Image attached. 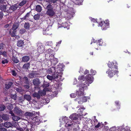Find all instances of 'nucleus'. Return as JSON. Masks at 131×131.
Wrapping results in <instances>:
<instances>
[{
    "label": "nucleus",
    "mask_w": 131,
    "mask_h": 131,
    "mask_svg": "<svg viewBox=\"0 0 131 131\" xmlns=\"http://www.w3.org/2000/svg\"><path fill=\"white\" fill-rule=\"evenodd\" d=\"M47 10L46 14L50 18L53 17L55 15V12L53 6L50 4H49L46 6Z\"/></svg>",
    "instance_id": "1"
},
{
    "label": "nucleus",
    "mask_w": 131,
    "mask_h": 131,
    "mask_svg": "<svg viewBox=\"0 0 131 131\" xmlns=\"http://www.w3.org/2000/svg\"><path fill=\"white\" fill-rule=\"evenodd\" d=\"M47 71L49 73L53 75L54 78H57L58 77L60 73L58 71L56 72L55 67H51L48 69Z\"/></svg>",
    "instance_id": "2"
},
{
    "label": "nucleus",
    "mask_w": 131,
    "mask_h": 131,
    "mask_svg": "<svg viewBox=\"0 0 131 131\" xmlns=\"http://www.w3.org/2000/svg\"><path fill=\"white\" fill-rule=\"evenodd\" d=\"M109 21L108 20L101 21L98 24V26L101 27L102 30H105L109 27Z\"/></svg>",
    "instance_id": "3"
},
{
    "label": "nucleus",
    "mask_w": 131,
    "mask_h": 131,
    "mask_svg": "<svg viewBox=\"0 0 131 131\" xmlns=\"http://www.w3.org/2000/svg\"><path fill=\"white\" fill-rule=\"evenodd\" d=\"M118 73V71H117L110 69H108L106 72V73L108 74V77L110 78L113 77L115 75V74H117Z\"/></svg>",
    "instance_id": "4"
},
{
    "label": "nucleus",
    "mask_w": 131,
    "mask_h": 131,
    "mask_svg": "<svg viewBox=\"0 0 131 131\" xmlns=\"http://www.w3.org/2000/svg\"><path fill=\"white\" fill-rule=\"evenodd\" d=\"M14 112L16 114L19 116H22L24 113V111H22L17 106L15 107L14 109Z\"/></svg>",
    "instance_id": "5"
},
{
    "label": "nucleus",
    "mask_w": 131,
    "mask_h": 131,
    "mask_svg": "<svg viewBox=\"0 0 131 131\" xmlns=\"http://www.w3.org/2000/svg\"><path fill=\"white\" fill-rule=\"evenodd\" d=\"M64 123H65V126L67 127L69 126L72 127L73 123L72 121H71L67 117H65L64 118Z\"/></svg>",
    "instance_id": "6"
},
{
    "label": "nucleus",
    "mask_w": 131,
    "mask_h": 131,
    "mask_svg": "<svg viewBox=\"0 0 131 131\" xmlns=\"http://www.w3.org/2000/svg\"><path fill=\"white\" fill-rule=\"evenodd\" d=\"M85 78L88 84H90L93 82V78L90 74H89L86 75Z\"/></svg>",
    "instance_id": "7"
},
{
    "label": "nucleus",
    "mask_w": 131,
    "mask_h": 131,
    "mask_svg": "<svg viewBox=\"0 0 131 131\" xmlns=\"http://www.w3.org/2000/svg\"><path fill=\"white\" fill-rule=\"evenodd\" d=\"M108 66L109 68L111 69H113V70H116L118 68L116 64L114 63L113 62H109L108 64Z\"/></svg>",
    "instance_id": "8"
},
{
    "label": "nucleus",
    "mask_w": 131,
    "mask_h": 131,
    "mask_svg": "<svg viewBox=\"0 0 131 131\" xmlns=\"http://www.w3.org/2000/svg\"><path fill=\"white\" fill-rule=\"evenodd\" d=\"M84 87H81L78 91H77L76 93V95L77 96H80L83 95L84 94Z\"/></svg>",
    "instance_id": "9"
},
{
    "label": "nucleus",
    "mask_w": 131,
    "mask_h": 131,
    "mask_svg": "<svg viewBox=\"0 0 131 131\" xmlns=\"http://www.w3.org/2000/svg\"><path fill=\"white\" fill-rule=\"evenodd\" d=\"M39 73L36 71H33L31 73H29L28 74V77L30 78H35L37 77L39 74Z\"/></svg>",
    "instance_id": "10"
},
{
    "label": "nucleus",
    "mask_w": 131,
    "mask_h": 131,
    "mask_svg": "<svg viewBox=\"0 0 131 131\" xmlns=\"http://www.w3.org/2000/svg\"><path fill=\"white\" fill-rule=\"evenodd\" d=\"M32 83L34 85L36 86H38L40 85L41 82L39 79L36 78L32 80Z\"/></svg>",
    "instance_id": "11"
},
{
    "label": "nucleus",
    "mask_w": 131,
    "mask_h": 131,
    "mask_svg": "<svg viewBox=\"0 0 131 131\" xmlns=\"http://www.w3.org/2000/svg\"><path fill=\"white\" fill-rule=\"evenodd\" d=\"M37 113L34 111L32 112H26L25 113L24 115L25 116H28L29 117H34L36 114Z\"/></svg>",
    "instance_id": "12"
},
{
    "label": "nucleus",
    "mask_w": 131,
    "mask_h": 131,
    "mask_svg": "<svg viewBox=\"0 0 131 131\" xmlns=\"http://www.w3.org/2000/svg\"><path fill=\"white\" fill-rule=\"evenodd\" d=\"M30 59V57L29 56H26L23 57L22 58V61L23 62H27Z\"/></svg>",
    "instance_id": "13"
},
{
    "label": "nucleus",
    "mask_w": 131,
    "mask_h": 131,
    "mask_svg": "<svg viewBox=\"0 0 131 131\" xmlns=\"http://www.w3.org/2000/svg\"><path fill=\"white\" fill-rule=\"evenodd\" d=\"M23 96L24 100H26L28 101H30L31 100V97L29 95L25 94Z\"/></svg>",
    "instance_id": "14"
},
{
    "label": "nucleus",
    "mask_w": 131,
    "mask_h": 131,
    "mask_svg": "<svg viewBox=\"0 0 131 131\" xmlns=\"http://www.w3.org/2000/svg\"><path fill=\"white\" fill-rule=\"evenodd\" d=\"M32 119L34 121V122L36 125H38L40 123V120L38 117H35L33 118Z\"/></svg>",
    "instance_id": "15"
},
{
    "label": "nucleus",
    "mask_w": 131,
    "mask_h": 131,
    "mask_svg": "<svg viewBox=\"0 0 131 131\" xmlns=\"http://www.w3.org/2000/svg\"><path fill=\"white\" fill-rule=\"evenodd\" d=\"M30 63L29 62L26 63H25L23 66V68L26 70H28L30 68Z\"/></svg>",
    "instance_id": "16"
},
{
    "label": "nucleus",
    "mask_w": 131,
    "mask_h": 131,
    "mask_svg": "<svg viewBox=\"0 0 131 131\" xmlns=\"http://www.w3.org/2000/svg\"><path fill=\"white\" fill-rule=\"evenodd\" d=\"M18 7V6L17 5L11 6L9 8L10 10H12L13 11L16 10Z\"/></svg>",
    "instance_id": "17"
},
{
    "label": "nucleus",
    "mask_w": 131,
    "mask_h": 131,
    "mask_svg": "<svg viewBox=\"0 0 131 131\" xmlns=\"http://www.w3.org/2000/svg\"><path fill=\"white\" fill-rule=\"evenodd\" d=\"M24 44L23 41L22 40H18L17 43V45L19 47L23 46Z\"/></svg>",
    "instance_id": "18"
},
{
    "label": "nucleus",
    "mask_w": 131,
    "mask_h": 131,
    "mask_svg": "<svg viewBox=\"0 0 131 131\" xmlns=\"http://www.w3.org/2000/svg\"><path fill=\"white\" fill-rule=\"evenodd\" d=\"M62 27L64 28H66L67 29H69L70 27L68 23L66 22L62 23Z\"/></svg>",
    "instance_id": "19"
},
{
    "label": "nucleus",
    "mask_w": 131,
    "mask_h": 131,
    "mask_svg": "<svg viewBox=\"0 0 131 131\" xmlns=\"http://www.w3.org/2000/svg\"><path fill=\"white\" fill-rule=\"evenodd\" d=\"M63 66L61 64H59L57 68V71L61 72L63 71Z\"/></svg>",
    "instance_id": "20"
},
{
    "label": "nucleus",
    "mask_w": 131,
    "mask_h": 131,
    "mask_svg": "<svg viewBox=\"0 0 131 131\" xmlns=\"http://www.w3.org/2000/svg\"><path fill=\"white\" fill-rule=\"evenodd\" d=\"M76 114H73L70 115L69 117V118L72 120L75 119H78V117L75 115Z\"/></svg>",
    "instance_id": "21"
},
{
    "label": "nucleus",
    "mask_w": 131,
    "mask_h": 131,
    "mask_svg": "<svg viewBox=\"0 0 131 131\" xmlns=\"http://www.w3.org/2000/svg\"><path fill=\"white\" fill-rule=\"evenodd\" d=\"M11 31L12 30H11L9 32V33L11 36L12 37H15L16 36V33L17 31L14 30H13L12 32Z\"/></svg>",
    "instance_id": "22"
},
{
    "label": "nucleus",
    "mask_w": 131,
    "mask_h": 131,
    "mask_svg": "<svg viewBox=\"0 0 131 131\" xmlns=\"http://www.w3.org/2000/svg\"><path fill=\"white\" fill-rule=\"evenodd\" d=\"M32 96L34 97L37 98L38 99H39L40 97L38 92V93L35 92L34 93L32 94Z\"/></svg>",
    "instance_id": "23"
},
{
    "label": "nucleus",
    "mask_w": 131,
    "mask_h": 131,
    "mask_svg": "<svg viewBox=\"0 0 131 131\" xmlns=\"http://www.w3.org/2000/svg\"><path fill=\"white\" fill-rule=\"evenodd\" d=\"M58 62V59L56 58H54L51 60V62L53 65H56Z\"/></svg>",
    "instance_id": "24"
},
{
    "label": "nucleus",
    "mask_w": 131,
    "mask_h": 131,
    "mask_svg": "<svg viewBox=\"0 0 131 131\" xmlns=\"http://www.w3.org/2000/svg\"><path fill=\"white\" fill-rule=\"evenodd\" d=\"M13 83L12 82H8V84H6L5 85V88L6 89H8L10 88L11 86L12 85Z\"/></svg>",
    "instance_id": "25"
},
{
    "label": "nucleus",
    "mask_w": 131,
    "mask_h": 131,
    "mask_svg": "<svg viewBox=\"0 0 131 131\" xmlns=\"http://www.w3.org/2000/svg\"><path fill=\"white\" fill-rule=\"evenodd\" d=\"M75 100L77 101L79 104H81L83 103L81 97H78L75 99Z\"/></svg>",
    "instance_id": "26"
},
{
    "label": "nucleus",
    "mask_w": 131,
    "mask_h": 131,
    "mask_svg": "<svg viewBox=\"0 0 131 131\" xmlns=\"http://www.w3.org/2000/svg\"><path fill=\"white\" fill-rule=\"evenodd\" d=\"M36 10L37 12H40L42 10V7L40 5H37L36 7Z\"/></svg>",
    "instance_id": "27"
},
{
    "label": "nucleus",
    "mask_w": 131,
    "mask_h": 131,
    "mask_svg": "<svg viewBox=\"0 0 131 131\" xmlns=\"http://www.w3.org/2000/svg\"><path fill=\"white\" fill-rule=\"evenodd\" d=\"M12 60L14 63H17L19 62V61L17 59V58L14 56L12 57Z\"/></svg>",
    "instance_id": "28"
},
{
    "label": "nucleus",
    "mask_w": 131,
    "mask_h": 131,
    "mask_svg": "<svg viewBox=\"0 0 131 131\" xmlns=\"http://www.w3.org/2000/svg\"><path fill=\"white\" fill-rule=\"evenodd\" d=\"M96 42V44L97 45V46L98 45L99 46H102L103 45V40L101 39L98 40L97 42Z\"/></svg>",
    "instance_id": "29"
},
{
    "label": "nucleus",
    "mask_w": 131,
    "mask_h": 131,
    "mask_svg": "<svg viewBox=\"0 0 131 131\" xmlns=\"http://www.w3.org/2000/svg\"><path fill=\"white\" fill-rule=\"evenodd\" d=\"M30 24L28 22L25 23L24 25V27L26 29H28L30 28Z\"/></svg>",
    "instance_id": "30"
},
{
    "label": "nucleus",
    "mask_w": 131,
    "mask_h": 131,
    "mask_svg": "<svg viewBox=\"0 0 131 131\" xmlns=\"http://www.w3.org/2000/svg\"><path fill=\"white\" fill-rule=\"evenodd\" d=\"M0 9L2 11L5 12L6 9V6L4 5H1L0 6Z\"/></svg>",
    "instance_id": "31"
},
{
    "label": "nucleus",
    "mask_w": 131,
    "mask_h": 131,
    "mask_svg": "<svg viewBox=\"0 0 131 131\" xmlns=\"http://www.w3.org/2000/svg\"><path fill=\"white\" fill-rule=\"evenodd\" d=\"M38 93L39 94L40 96H43L45 95L46 94V92L43 91L39 90L38 91Z\"/></svg>",
    "instance_id": "32"
},
{
    "label": "nucleus",
    "mask_w": 131,
    "mask_h": 131,
    "mask_svg": "<svg viewBox=\"0 0 131 131\" xmlns=\"http://www.w3.org/2000/svg\"><path fill=\"white\" fill-rule=\"evenodd\" d=\"M2 117L4 120H7L8 119V117L6 114H3L2 115Z\"/></svg>",
    "instance_id": "33"
},
{
    "label": "nucleus",
    "mask_w": 131,
    "mask_h": 131,
    "mask_svg": "<svg viewBox=\"0 0 131 131\" xmlns=\"http://www.w3.org/2000/svg\"><path fill=\"white\" fill-rule=\"evenodd\" d=\"M11 123L9 122H6L4 123V126L6 128H9L10 126Z\"/></svg>",
    "instance_id": "34"
},
{
    "label": "nucleus",
    "mask_w": 131,
    "mask_h": 131,
    "mask_svg": "<svg viewBox=\"0 0 131 131\" xmlns=\"http://www.w3.org/2000/svg\"><path fill=\"white\" fill-rule=\"evenodd\" d=\"M40 15L39 14H37L34 15V18L35 20H38L40 18Z\"/></svg>",
    "instance_id": "35"
},
{
    "label": "nucleus",
    "mask_w": 131,
    "mask_h": 131,
    "mask_svg": "<svg viewBox=\"0 0 131 131\" xmlns=\"http://www.w3.org/2000/svg\"><path fill=\"white\" fill-rule=\"evenodd\" d=\"M85 79L84 76V75L80 76L78 78V79L80 81H84Z\"/></svg>",
    "instance_id": "36"
},
{
    "label": "nucleus",
    "mask_w": 131,
    "mask_h": 131,
    "mask_svg": "<svg viewBox=\"0 0 131 131\" xmlns=\"http://www.w3.org/2000/svg\"><path fill=\"white\" fill-rule=\"evenodd\" d=\"M47 78L50 80H52L53 79H54L56 78H54L53 75H52V76H50L49 75H48L47 77Z\"/></svg>",
    "instance_id": "37"
},
{
    "label": "nucleus",
    "mask_w": 131,
    "mask_h": 131,
    "mask_svg": "<svg viewBox=\"0 0 131 131\" xmlns=\"http://www.w3.org/2000/svg\"><path fill=\"white\" fill-rule=\"evenodd\" d=\"M5 106L3 104L0 105V111H4L5 109Z\"/></svg>",
    "instance_id": "38"
},
{
    "label": "nucleus",
    "mask_w": 131,
    "mask_h": 131,
    "mask_svg": "<svg viewBox=\"0 0 131 131\" xmlns=\"http://www.w3.org/2000/svg\"><path fill=\"white\" fill-rule=\"evenodd\" d=\"M23 79L25 81L24 83L27 84H29V82L27 78L26 77H24Z\"/></svg>",
    "instance_id": "39"
},
{
    "label": "nucleus",
    "mask_w": 131,
    "mask_h": 131,
    "mask_svg": "<svg viewBox=\"0 0 131 131\" xmlns=\"http://www.w3.org/2000/svg\"><path fill=\"white\" fill-rule=\"evenodd\" d=\"M18 27V26L16 24H14L13 26V27L12 28V29L14 31H16V30L17 28Z\"/></svg>",
    "instance_id": "40"
},
{
    "label": "nucleus",
    "mask_w": 131,
    "mask_h": 131,
    "mask_svg": "<svg viewBox=\"0 0 131 131\" xmlns=\"http://www.w3.org/2000/svg\"><path fill=\"white\" fill-rule=\"evenodd\" d=\"M52 41H49L47 42L46 43V45L49 46H52Z\"/></svg>",
    "instance_id": "41"
},
{
    "label": "nucleus",
    "mask_w": 131,
    "mask_h": 131,
    "mask_svg": "<svg viewBox=\"0 0 131 131\" xmlns=\"http://www.w3.org/2000/svg\"><path fill=\"white\" fill-rule=\"evenodd\" d=\"M57 0H49V3L50 4V3H53L54 5H56L57 2Z\"/></svg>",
    "instance_id": "42"
},
{
    "label": "nucleus",
    "mask_w": 131,
    "mask_h": 131,
    "mask_svg": "<svg viewBox=\"0 0 131 131\" xmlns=\"http://www.w3.org/2000/svg\"><path fill=\"white\" fill-rule=\"evenodd\" d=\"M30 14L29 12L28 13L26 14L23 17L21 18V19H23L24 20H25L26 19L27 17H28L29 16Z\"/></svg>",
    "instance_id": "43"
},
{
    "label": "nucleus",
    "mask_w": 131,
    "mask_h": 131,
    "mask_svg": "<svg viewBox=\"0 0 131 131\" xmlns=\"http://www.w3.org/2000/svg\"><path fill=\"white\" fill-rule=\"evenodd\" d=\"M13 105L12 104H10L7 106V108L9 110H11L13 108Z\"/></svg>",
    "instance_id": "44"
},
{
    "label": "nucleus",
    "mask_w": 131,
    "mask_h": 131,
    "mask_svg": "<svg viewBox=\"0 0 131 131\" xmlns=\"http://www.w3.org/2000/svg\"><path fill=\"white\" fill-rule=\"evenodd\" d=\"M26 31V30L23 28L20 30H19V33L21 34H23Z\"/></svg>",
    "instance_id": "45"
},
{
    "label": "nucleus",
    "mask_w": 131,
    "mask_h": 131,
    "mask_svg": "<svg viewBox=\"0 0 131 131\" xmlns=\"http://www.w3.org/2000/svg\"><path fill=\"white\" fill-rule=\"evenodd\" d=\"M26 1L25 0L23 1L19 4V5L20 6H22L26 4Z\"/></svg>",
    "instance_id": "46"
},
{
    "label": "nucleus",
    "mask_w": 131,
    "mask_h": 131,
    "mask_svg": "<svg viewBox=\"0 0 131 131\" xmlns=\"http://www.w3.org/2000/svg\"><path fill=\"white\" fill-rule=\"evenodd\" d=\"M82 99V102H85L87 101V97L85 96H83L81 97Z\"/></svg>",
    "instance_id": "47"
},
{
    "label": "nucleus",
    "mask_w": 131,
    "mask_h": 131,
    "mask_svg": "<svg viewBox=\"0 0 131 131\" xmlns=\"http://www.w3.org/2000/svg\"><path fill=\"white\" fill-rule=\"evenodd\" d=\"M8 62V61L7 59H4L2 61V63L3 64H5L7 63Z\"/></svg>",
    "instance_id": "48"
},
{
    "label": "nucleus",
    "mask_w": 131,
    "mask_h": 131,
    "mask_svg": "<svg viewBox=\"0 0 131 131\" xmlns=\"http://www.w3.org/2000/svg\"><path fill=\"white\" fill-rule=\"evenodd\" d=\"M74 2L77 5H80L81 4V2L80 0H76L75 2L74 1Z\"/></svg>",
    "instance_id": "49"
},
{
    "label": "nucleus",
    "mask_w": 131,
    "mask_h": 131,
    "mask_svg": "<svg viewBox=\"0 0 131 131\" xmlns=\"http://www.w3.org/2000/svg\"><path fill=\"white\" fill-rule=\"evenodd\" d=\"M19 117L16 116H14L13 117V119L14 121H18L19 119Z\"/></svg>",
    "instance_id": "50"
},
{
    "label": "nucleus",
    "mask_w": 131,
    "mask_h": 131,
    "mask_svg": "<svg viewBox=\"0 0 131 131\" xmlns=\"http://www.w3.org/2000/svg\"><path fill=\"white\" fill-rule=\"evenodd\" d=\"M11 96L12 99H14V100H16V98L17 97V95L16 94L14 95L11 94Z\"/></svg>",
    "instance_id": "51"
},
{
    "label": "nucleus",
    "mask_w": 131,
    "mask_h": 131,
    "mask_svg": "<svg viewBox=\"0 0 131 131\" xmlns=\"http://www.w3.org/2000/svg\"><path fill=\"white\" fill-rule=\"evenodd\" d=\"M90 72L93 75H94L95 74L96 72V71L94 70H93L92 69H91L90 70Z\"/></svg>",
    "instance_id": "52"
},
{
    "label": "nucleus",
    "mask_w": 131,
    "mask_h": 131,
    "mask_svg": "<svg viewBox=\"0 0 131 131\" xmlns=\"http://www.w3.org/2000/svg\"><path fill=\"white\" fill-rule=\"evenodd\" d=\"M49 86V84L47 83H45L43 84V88H46L48 87Z\"/></svg>",
    "instance_id": "53"
},
{
    "label": "nucleus",
    "mask_w": 131,
    "mask_h": 131,
    "mask_svg": "<svg viewBox=\"0 0 131 131\" xmlns=\"http://www.w3.org/2000/svg\"><path fill=\"white\" fill-rule=\"evenodd\" d=\"M53 51L52 50L50 49H48L47 50V53H48V54H50Z\"/></svg>",
    "instance_id": "54"
},
{
    "label": "nucleus",
    "mask_w": 131,
    "mask_h": 131,
    "mask_svg": "<svg viewBox=\"0 0 131 131\" xmlns=\"http://www.w3.org/2000/svg\"><path fill=\"white\" fill-rule=\"evenodd\" d=\"M18 130H19L20 131H24L25 130V129L24 128H22L20 127H18L17 128Z\"/></svg>",
    "instance_id": "55"
},
{
    "label": "nucleus",
    "mask_w": 131,
    "mask_h": 131,
    "mask_svg": "<svg viewBox=\"0 0 131 131\" xmlns=\"http://www.w3.org/2000/svg\"><path fill=\"white\" fill-rule=\"evenodd\" d=\"M89 84H88L87 82H85L83 84V87H87L89 85Z\"/></svg>",
    "instance_id": "56"
},
{
    "label": "nucleus",
    "mask_w": 131,
    "mask_h": 131,
    "mask_svg": "<svg viewBox=\"0 0 131 131\" xmlns=\"http://www.w3.org/2000/svg\"><path fill=\"white\" fill-rule=\"evenodd\" d=\"M78 120V119H73L72 121V122L76 123H79V121Z\"/></svg>",
    "instance_id": "57"
},
{
    "label": "nucleus",
    "mask_w": 131,
    "mask_h": 131,
    "mask_svg": "<svg viewBox=\"0 0 131 131\" xmlns=\"http://www.w3.org/2000/svg\"><path fill=\"white\" fill-rule=\"evenodd\" d=\"M97 19H95L94 18H92L91 19V21L94 23L97 22Z\"/></svg>",
    "instance_id": "58"
},
{
    "label": "nucleus",
    "mask_w": 131,
    "mask_h": 131,
    "mask_svg": "<svg viewBox=\"0 0 131 131\" xmlns=\"http://www.w3.org/2000/svg\"><path fill=\"white\" fill-rule=\"evenodd\" d=\"M3 43H0V50H2L3 48Z\"/></svg>",
    "instance_id": "59"
},
{
    "label": "nucleus",
    "mask_w": 131,
    "mask_h": 131,
    "mask_svg": "<svg viewBox=\"0 0 131 131\" xmlns=\"http://www.w3.org/2000/svg\"><path fill=\"white\" fill-rule=\"evenodd\" d=\"M24 86L25 88L26 89H28L29 88L30 86H29V84H27L26 85H24Z\"/></svg>",
    "instance_id": "60"
},
{
    "label": "nucleus",
    "mask_w": 131,
    "mask_h": 131,
    "mask_svg": "<svg viewBox=\"0 0 131 131\" xmlns=\"http://www.w3.org/2000/svg\"><path fill=\"white\" fill-rule=\"evenodd\" d=\"M1 55H3L4 57H6L7 56L6 52L4 51L3 52H2V54Z\"/></svg>",
    "instance_id": "61"
},
{
    "label": "nucleus",
    "mask_w": 131,
    "mask_h": 131,
    "mask_svg": "<svg viewBox=\"0 0 131 131\" xmlns=\"http://www.w3.org/2000/svg\"><path fill=\"white\" fill-rule=\"evenodd\" d=\"M12 74L14 76H16V73L15 70H12Z\"/></svg>",
    "instance_id": "62"
},
{
    "label": "nucleus",
    "mask_w": 131,
    "mask_h": 131,
    "mask_svg": "<svg viewBox=\"0 0 131 131\" xmlns=\"http://www.w3.org/2000/svg\"><path fill=\"white\" fill-rule=\"evenodd\" d=\"M70 96L72 98H74L75 97V94L74 93H71L70 94Z\"/></svg>",
    "instance_id": "63"
},
{
    "label": "nucleus",
    "mask_w": 131,
    "mask_h": 131,
    "mask_svg": "<svg viewBox=\"0 0 131 131\" xmlns=\"http://www.w3.org/2000/svg\"><path fill=\"white\" fill-rule=\"evenodd\" d=\"M6 129L2 127L1 129H0V131H6Z\"/></svg>",
    "instance_id": "64"
}]
</instances>
